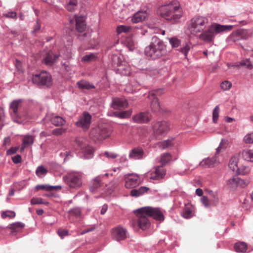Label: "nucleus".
<instances>
[{"label": "nucleus", "instance_id": "obj_1", "mask_svg": "<svg viewBox=\"0 0 253 253\" xmlns=\"http://www.w3.org/2000/svg\"><path fill=\"white\" fill-rule=\"evenodd\" d=\"M144 53L147 57L151 59H160L167 55V47L162 40L153 36L149 44L145 47Z\"/></svg>", "mask_w": 253, "mask_h": 253}, {"label": "nucleus", "instance_id": "obj_2", "mask_svg": "<svg viewBox=\"0 0 253 253\" xmlns=\"http://www.w3.org/2000/svg\"><path fill=\"white\" fill-rule=\"evenodd\" d=\"M232 28V25H222L213 23L210 25L208 30L201 33L199 38L205 42H211L213 41L215 35L230 31Z\"/></svg>", "mask_w": 253, "mask_h": 253}, {"label": "nucleus", "instance_id": "obj_3", "mask_svg": "<svg viewBox=\"0 0 253 253\" xmlns=\"http://www.w3.org/2000/svg\"><path fill=\"white\" fill-rule=\"evenodd\" d=\"M209 23L208 19L204 16H197L191 19L188 29L191 34L196 35L204 31Z\"/></svg>", "mask_w": 253, "mask_h": 253}, {"label": "nucleus", "instance_id": "obj_4", "mask_svg": "<svg viewBox=\"0 0 253 253\" xmlns=\"http://www.w3.org/2000/svg\"><path fill=\"white\" fill-rule=\"evenodd\" d=\"M112 64L116 73L123 76H129L131 74L130 66L123 60L122 57L118 55L112 56Z\"/></svg>", "mask_w": 253, "mask_h": 253}, {"label": "nucleus", "instance_id": "obj_5", "mask_svg": "<svg viewBox=\"0 0 253 253\" xmlns=\"http://www.w3.org/2000/svg\"><path fill=\"white\" fill-rule=\"evenodd\" d=\"M178 9V6L170 3L160 7V14L162 17L167 20L174 22L176 20L179 19L181 16L180 14L177 13Z\"/></svg>", "mask_w": 253, "mask_h": 253}, {"label": "nucleus", "instance_id": "obj_6", "mask_svg": "<svg viewBox=\"0 0 253 253\" xmlns=\"http://www.w3.org/2000/svg\"><path fill=\"white\" fill-rule=\"evenodd\" d=\"M32 81L34 84L38 85L48 87L51 86L52 84L51 76L44 71L33 75Z\"/></svg>", "mask_w": 253, "mask_h": 253}, {"label": "nucleus", "instance_id": "obj_7", "mask_svg": "<svg viewBox=\"0 0 253 253\" xmlns=\"http://www.w3.org/2000/svg\"><path fill=\"white\" fill-rule=\"evenodd\" d=\"M82 175L80 173H69L63 177L66 184L71 188L78 189L82 185Z\"/></svg>", "mask_w": 253, "mask_h": 253}, {"label": "nucleus", "instance_id": "obj_8", "mask_svg": "<svg viewBox=\"0 0 253 253\" xmlns=\"http://www.w3.org/2000/svg\"><path fill=\"white\" fill-rule=\"evenodd\" d=\"M137 210L134 211L136 214L137 217L133 219L132 222L133 226H137L143 230L148 229L150 225V222L148 219V216L143 213L142 211H138Z\"/></svg>", "mask_w": 253, "mask_h": 253}, {"label": "nucleus", "instance_id": "obj_9", "mask_svg": "<svg viewBox=\"0 0 253 253\" xmlns=\"http://www.w3.org/2000/svg\"><path fill=\"white\" fill-rule=\"evenodd\" d=\"M76 28L79 33L78 38L80 40H84L90 37V34L86 31V24L85 19L83 17H76Z\"/></svg>", "mask_w": 253, "mask_h": 253}, {"label": "nucleus", "instance_id": "obj_10", "mask_svg": "<svg viewBox=\"0 0 253 253\" xmlns=\"http://www.w3.org/2000/svg\"><path fill=\"white\" fill-rule=\"evenodd\" d=\"M137 211H142L148 217H152L156 220L162 221L164 220V214L159 208L146 207L139 209Z\"/></svg>", "mask_w": 253, "mask_h": 253}, {"label": "nucleus", "instance_id": "obj_11", "mask_svg": "<svg viewBox=\"0 0 253 253\" xmlns=\"http://www.w3.org/2000/svg\"><path fill=\"white\" fill-rule=\"evenodd\" d=\"M137 211H142L148 217H152L156 220L162 221L164 220V214L159 208L146 207L139 209Z\"/></svg>", "mask_w": 253, "mask_h": 253}, {"label": "nucleus", "instance_id": "obj_12", "mask_svg": "<svg viewBox=\"0 0 253 253\" xmlns=\"http://www.w3.org/2000/svg\"><path fill=\"white\" fill-rule=\"evenodd\" d=\"M163 93L164 90L162 88H158L149 91L148 97L151 100V107L153 111L157 112L160 111V105L157 96H160Z\"/></svg>", "mask_w": 253, "mask_h": 253}, {"label": "nucleus", "instance_id": "obj_13", "mask_svg": "<svg viewBox=\"0 0 253 253\" xmlns=\"http://www.w3.org/2000/svg\"><path fill=\"white\" fill-rule=\"evenodd\" d=\"M152 127L154 134L156 137L167 134L169 130V123L164 121L153 123Z\"/></svg>", "mask_w": 253, "mask_h": 253}, {"label": "nucleus", "instance_id": "obj_14", "mask_svg": "<svg viewBox=\"0 0 253 253\" xmlns=\"http://www.w3.org/2000/svg\"><path fill=\"white\" fill-rule=\"evenodd\" d=\"M91 119L92 117L89 113L84 112L76 122V126L82 128L84 131H86L90 127Z\"/></svg>", "mask_w": 253, "mask_h": 253}, {"label": "nucleus", "instance_id": "obj_15", "mask_svg": "<svg viewBox=\"0 0 253 253\" xmlns=\"http://www.w3.org/2000/svg\"><path fill=\"white\" fill-rule=\"evenodd\" d=\"M224 141V140L223 139H222L221 140L219 146L216 149L215 155L214 156H213L212 158H208L203 160L202 162L200 163L199 165L205 167H212L215 165L218 164L219 162L218 160H217V155H218L220 152L221 149H225V147H222V145L223 144Z\"/></svg>", "mask_w": 253, "mask_h": 253}, {"label": "nucleus", "instance_id": "obj_16", "mask_svg": "<svg viewBox=\"0 0 253 253\" xmlns=\"http://www.w3.org/2000/svg\"><path fill=\"white\" fill-rule=\"evenodd\" d=\"M166 173V170L163 166H157L152 169L147 174L151 179L158 180L163 179Z\"/></svg>", "mask_w": 253, "mask_h": 253}, {"label": "nucleus", "instance_id": "obj_17", "mask_svg": "<svg viewBox=\"0 0 253 253\" xmlns=\"http://www.w3.org/2000/svg\"><path fill=\"white\" fill-rule=\"evenodd\" d=\"M112 237L118 242L124 240L127 237V230L121 226L115 227L112 230Z\"/></svg>", "mask_w": 253, "mask_h": 253}, {"label": "nucleus", "instance_id": "obj_18", "mask_svg": "<svg viewBox=\"0 0 253 253\" xmlns=\"http://www.w3.org/2000/svg\"><path fill=\"white\" fill-rule=\"evenodd\" d=\"M21 99L14 100L10 104V113L11 117L13 118L14 122L20 123L18 120L20 116L18 114V110L21 107Z\"/></svg>", "mask_w": 253, "mask_h": 253}, {"label": "nucleus", "instance_id": "obj_19", "mask_svg": "<svg viewBox=\"0 0 253 253\" xmlns=\"http://www.w3.org/2000/svg\"><path fill=\"white\" fill-rule=\"evenodd\" d=\"M125 186L126 188H133L139 185L140 183V179L137 174H129L125 178Z\"/></svg>", "mask_w": 253, "mask_h": 253}, {"label": "nucleus", "instance_id": "obj_20", "mask_svg": "<svg viewBox=\"0 0 253 253\" xmlns=\"http://www.w3.org/2000/svg\"><path fill=\"white\" fill-rule=\"evenodd\" d=\"M146 156L142 148L136 147L129 151L128 157L130 159L138 160L143 159Z\"/></svg>", "mask_w": 253, "mask_h": 253}, {"label": "nucleus", "instance_id": "obj_21", "mask_svg": "<svg viewBox=\"0 0 253 253\" xmlns=\"http://www.w3.org/2000/svg\"><path fill=\"white\" fill-rule=\"evenodd\" d=\"M110 135V131L106 128L101 129L99 128H94L90 132V135L91 136L96 137L99 140L105 139L109 137Z\"/></svg>", "mask_w": 253, "mask_h": 253}, {"label": "nucleus", "instance_id": "obj_22", "mask_svg": "<svg viewBox=\"0 0 253 253\" xmlns=\"http://www.w3.org/2000/svg\"><path fill=\"white\" fill-rule=\"evenodd\" d=\"M103 186L102 176L99 175L95 177L90 182L89 190L92 193H95L98 192Z\"/></svg>", "mask_w": 253, "mask_h": 253}, {"label": "nucleus", "instance_id": "obj_23", "mask_svg": "<svg viewBox=\"0 0 253 253\" xmlns=\"http://www.w3.org/2000/svg\"><path fill=\"white\" fill-rule=\"evenodd\" d=\"M134 122L138 124L147 123L151 120V116L148 112H140L132 117Z\"/></svg>", "mask_w": 253, "mask_h": 253}, {"label": "nucleus", "instance_id": "obj_24", "mask_svg": "<svg viewBox=\"0 0 253 253\" xmlns=\"http://www.w3.org/2000/svg\"><path fill=\"white\" fill-rule=\"evenodd\" d=\"M246 30L239 29L233 32L229 37L228 40L230 41L236 42L237 41L246 39Z\"/></svg>", "mask_w": 253, "mask_h": 253}, {"label": "nucleus", "instance_id": "obj_25", "mask_svg": "<svg viewBox=\"0 0 253 253\" xmlns=\"http://www.w3.org/2000/svg\"><path fill=\"white\" fill-rule=\"evenodd\" d=\"M128 106V103L125 98H114L112 103V106L114 109H124L127 107Z\"/></svg>", "mask_w": 253, "mask_h": 253}, {"label": "nucleus", "instance_id": "obj_26", "mask_svg": "<svg viewBox=\"0 0 253 253\" xmlns=\"http://www.w3.org/2000/svg\"><path fill=\"white\" fill-rule=\"evenodd\" d=\"M148 16V13L146 10H139L133 15L131 21L135 23L141 22L145 20Z\"/></svg>", "mask_w": 253, "mask_h": 253}, {"label": "nucleus", "instance_id": "obj_27", "mask_svg": "<svg viewBox=\"0 0 253 253\" xmlns=\"http://www.w3.org/2000/svg\"><path fill=\"white\" fill-rule=\"evenodd\" d=\"M59 58L58 55H53L52 52L47 53L42 59V63L48 66H51Z\"/></svg>", "mask_w": 253, "mask_h": 253}, {"label": "nucleus", "instance_id": "obj_28", "mask_svg": "<svg viewBox=\"0 0 253 253\" xmlns=\"http://www.w3.org/2000/svg\"><path fill=\"white\" fill-rule=\"evenodd\" d=\"M181 215L186 219L193 217L194 215V210L193 206L191 204L185 205Z\"/></svg>", "mask_w": 253, "mask_h": 253}, {"label": "nucleus", "instance_id": "obj_29", "mask_svg": "<svg viewBox=\"0 0 253 253\" xmlns=\"http://www.w3.org/2000/svg\"><path fill=\"white\" fill-rule=\"evenodd\" d=\"M234 251L237 253H245L248 249V245L245 242L239 241L234 245Z\"/></svg>", "mask_w": 253, "mask_h": 253}, {"label": "nucleus", "instance_id": "obj_30", "mask_svg": "<svg viewBox=\"0 0 253 253\" xmlns=\"http://www.w3.org/2000/svg\"><path fill=\"white\" fill-rule=\"evenodd\" d=\"M149 188L146 186H141L138 189H134L130 191V195L132 197H139L146 193Z\"/></svg>", "mask_w": 253, "mask_h": 253}, {"label": "nucleus", "instance_id": "obj_31", "mask_svg": "<svg viewBox=\"0 0 253 253\" xmlns=\"http://www.w3.org/2000/svg\"><path fill=\"white\" fill-rule=\"evenodd\" d=\"M77 85L80 89H90L95 87L92 84L84 80L78 82Z\"/></svg>", "mask_w": 253, "mask_h": 253}, {"label": "nucleus", "instance_id": "obj_32", "mask_svg": "<svg viewBox=\"0 0 253 253\" xmlns=\"http://www.w3.org/2000/svg\"><path fill=\"white\" fill-rule=\"evenodd\" d=\"M61 186L59 185L57 186H51L48 184L45 185H37L35 187L36 190H45L47 191H51L54 190L61 189Z\"/></svg>", "mask_w": 253, "mask_h": 253}, {"label": "nucleus", "instance_id": "obj_33", "mask_svg": "<svg viewBox=\"0 0 253 253\" xmlns=\"http://www.w3.org/2000/svg\"><path fill=\"white\" fill-rule=\"evenodd\" d=\"M132 112L131 110L123 111L120 112H115L113 113V115L120 119H127L130 117Z\"/></svg>", "mask_w": 253, "mask_h": 253}, {"label": "nucleus", "instance_id": "obj_34", "mask_svg": "<svg viewBox=\"0 0 253 253\" xmlns=\"http://www.w3.org/2000/svg\"><path fill=\"white\" fill-rule=\"evenodd\" d=\"M25 224L21 222H16L11 223L8 225L10 228L14 232H18L21 231L24 227Z\"/></svg>", "mask_w": 253, "mask_h": 253}, {"label": "nucleus", "instance_id": "obj_35", "mask_svg": "<svg viewBox=\"0 0 253 253\" xmlns=\"http://www.w3.org/2000/svg\"><path fill=\"white\" fill-rule=\"evenodd\" d=\"M172 160V156L169 153H164L161 155L160 159L159 162L162 165L161 166H164L168 164Z\"/></svg>", "mask_w": 253, "mask_h": 253}, {"label": "nucleus", "instance_id": "obj_36", "mask_svg": "<svg viewBox=\"0 0 253 253\" xmlns=\"http://www.w3.org/2000/svg\"><path fill=\"white\" fill-rule=\"evenodd\" d=\"M83 149V152L84 154V157L85 159H90L93 157L94 149L90 146H85Z\"/></svg>", "mask_w": 253, "mask_h": 253}, {"label": "nucleus", "instance_id": "obj_37", "mask_svg": "<svg viewBox=\"0 0 253 253\" xmlns=\"http://www.w3.org/2000/svg\"><path fill=\"white\" fill-rule=\"evenodd\" d=\"M174 144V143L173 139H170L159 142L158 145L160 148L162 149H165L172 147Z\"/></svg>", "mask_w": 253, "mask_h": 253}, {"label": "nucleus", "instance_id": "obj_38", "mask_svg": "<svg viewBox=\"0 0 253 253\" xmlns=\"http://www.w3.org/2000/svg\"><path fill=\"white\" fill-rule=\"evenodd\" d=\"M51 122L53 125L55 126H62L66 122L65 120L61 117L55 116L52 117Z\"/></svg>", "mask_w": 253, "mask_h": 253}, {"label": "nucleus", "instance_id": "obj_39", "mask_svg": "<svg viewBox=\"0 0 253 253\" xmlns=\"http://www.w3.org/2000/svg\"><path fill=\"white\" fill-rule=\"evenodd\" d=\"M34 141V137L30 135H25L22 144V149L24 150L26 145H32Z\"/></svg>", "mask_w": 253, "mask_h": 253}, {"label": "nucleus", "instance_id": "obj_40", "mask_svg": "<svg viewBox=\"0 0 253 253\" xmlns=\"http://www.w3.org/2000/svg\"><path fill=\"white\" fill-rule=\"evenodd\" d=\"M47 172L48 170L42 166H39L36 170L37 175L40 178L43 177L47 174Z\"/></svg>", "mask_w": 253, "mask_h": 253}, {"label": "nucleus", "instance_id": "obj_41", "mask_svg": "<svg viewBox=\"0 0 253 253\" xmlns=\"http://www.w3.org/2000/svg\"><path fill=\"white\" fill-rule=\"evenodd\" d=\"M132 30V28L130 26L126 25H120L117 28V32L118 34H121L122 33H128L131 32Z\"/></svg>", "mask_w": 253, "mask_h": 253}, {"label": "nucleus", "instance_id": "obj_42", "mask_svg": "<svg viewBox=\"0 0 253 253\" xmlns=\"http://www.w3.org/2000/svg\"><path fill=\"white\" fill-rule=\"evenodd\" d=\"M238 160L236 157H232L229 162V167L233 171L237 170L238 168L237 166Z\"/></svg>", "mask_w": 253, "mask_h": 253}, {"label": "nucleus", "instance_id": "obj_43", "mask_svg": "<svg viewBox=\"0 0 253 253\" xmlns=\"http://www.w3.org/2000/svg\"><path fill=\"white\" fill-rule=\"evenodd\" d=\"M242 155L245 160L253 162V150H249L244 151Z\"/></svg>", "mask_w": 253, "mask_h": 253}, {"label": "nucleus", "instance_id": "obj_44", "mask_svg": "<svg viewBox=\"0 0 253 253\" xmlns=\"http://www.w3.org/2000/svg\"><path fill=\"white\" fill-rule=\"evenodd\" d=\"M69 212L71 215L75 216L77 218L81 217L82 215V211L80 208H75L71 209Z\"/></svg>", "mask_w": 253, "mask_h": 253}, {"label": "nucleus", "instance_id": "obj_45", "mask_svg": "<svg viewBox=\"0 0 253 253\" xmlns=\"http://www.w3.org/2000/svg\"><path fill=\"white\" fill-rule=\"evenodd\" d=\"M168 39L173 48L177 47L180 45L181 41L175 37L168 38Z\"/></svg>", "mask_w": 253, "mask_h": 253}, {"label": "nucleus", "instance_id": "obj_46", "mask_svg": "<svg viewBox=\"0 0 253 253\" xmlns=\"http://www.w3.org/2000/svg\"><path fill=\"white\" fill-rule=\"evenodd\" d=\"M31 203L32 205L44 204L45 205H48L49 204V202L44 201L43 199L37 198H33L31 200Z\"/></svg>", "mask_w": 253, "mask_h": 253}, {"label": "nucleus", "instance_id": "obj_47", "mask_svg": "<svg viewBox=\"0 0 253 253\" xmlns=\"http://www.w3.org/2000/svg\"><path fill=\"white\" fill-rule=\"evenodd\" d=\"M219 113V108L218 106H216L212 111V121L214 123H216L218 121Z\"/></svg>", "mask_w": 253, "mask_h": 253}, {"label": "nucleus", "instance_id": "obj_48", "mask_svg": "<svg viewBox=\"0 0 253 253\" xmlns=\"http://www.w3.org/2000/svg\"><path fill=\"white\" fill-rule=\"evenodd\" d=\"M1 216L2 218H6L7 217L13 218L15 216V213L13 211H6L1 213Z\"/></svg>", "mask_w": 253, "mask_h": 253}, {"label": "nucleus", "instance_id": "obj_49", "mask_svg": "<svg viewBox=\"0 0 253 253\" xmlns=\"http://www.w3.org/2000/svg\"><path fill=\"white\" fill-rule=\"evenodd\" d=\"M243 141L247 144L253 143V132L246 134L243 138Z\"/></svg>", "mask_w": 253, "mask_h": 253}, {"label": "nucleus", "instance_id": "obj_50", "mask_svg": "<svg viewBox=\"0 0 253 253\" xmlns=\"http://www.w3.org/2000/svg\"><path fill=\"white\" fill-rule=\"evenodd\" d=\"M96 58V55L94 53H91L83 56L82 58V61L84 62H89L90 61L94 60Z\"/></svg>", "mask_w": 253, "mask_h": 253}, {"label": "nucleus", "instance_id": "obj_51", "mask_svg": "<svg viewBox=\"0 0 253 253\" xmlns=\"http://www.w3.org/2000/svg\"><path fill=\"white\" fill-rule=\"evenodd\" d=\"M191 48V44L187 43L183 47H181L180 51L182 53L185 58H187V54Z\"/></svg>", "mask_w": 253, "mask_h": 253}, {"label": "nucleus", "instance_id": "obj_52", "mask_svg": "<svg viewBox=\"0 0 253 253\" xmlns=\"http://www.w3.org/2000/svg\"><path fill=\"white\" fill-rule=\"evenodd\" d=\"M231 86L232 84L231 83V82L227 81H224L222 82V83L220 84L221 88L224 90L229 89L231 87Z\"/></svg>", "mask_w": 253, "mask_h": 253}, {"label": "nucleus", "instance_id": "obj_53", "mask_svg": "<svg viewBox=\"0 0 253 253\" xmlns=\"http://www.w3.org/2000/svg\"><path fill=\"white\" fill-rule=\"evenodd\" d=\"M240 65L242 66H246L248 69H252L253 68V65L250 61V58L242 60L240 63Z\"/></svg>", "mask_w": 253, "mask_h": 253}, {"label": "nucleus", "instance_id": "obj_54", "mask_svg": "<svg viewBox=\"0 0 253 253\" xmlns=\"http://www.w3.org/2000/svg\"><path fill=\"white\" fill-rule=\"evenodd\" d=\"M3 16L15 19L17 18V13L15 11H8L3 14Z\"/></svg>", "mask_w": 253, "mask_h": 253}, {"label": "nucleus", "instance_id": "obj_55", "mask_svg": "<svg viewBox=\"0 0 253 253\" xmlns=\"http://www.w3.org/2000/svg\"><path fill=\"white\" fill-rule=\"evenodd\" d=\"M237 180H238V186H241L242 187H245L249 184L248 180L241 179L239 177H238V179H237Z\"/></svg>", "mask_w": 253, "mask_h": 253}, {"label": "nucleus", "instance_id": "obj_56", "mask_svg": "<svg viewBox=\"0 0 253 253\" xmlns=\"http://www.w3.org/2000/svg\"><path fill=\"white\" fill-rule=\"evenodd\" d=\"M238 177H234L232 178H230L227 180V184L229 185H234L238 186Z\"/></svg>", "mask_w": 253, "mask_h": 253}, {"label": "nucleus", "instance_id": "obj_57", "mask_svg": "<svg viewBox=\"0 0 253 253\" xmlns=\"http://www.w3.org/2000/svg\"><path fill=\"white\" fill-rule=\"evenodd\" d=\"M57 234L63 239L65 236L68 235L69 232L67 230H58L57 231Z\"/></svg>", "mask_w": 253, "mask_h": 253}, {"label": "nucleus", "instance_id": "obj_58", "mask_svg": "<svg viewBox=\"0 0 253 253\" xmlns=\"http://www.w3.org/2000/svg\"><path fill=\"white\" fill-rule=\"evenodd\" d=\"M104 156L108 159H114L118 157V155L114 153L106 151L104 152Z\"/></svg>", "mask_w": 253, "mask_h": 253}, {"label": "nucleus", "instance_id": "obj_59", "mask_svg": "<svg viewBox=\"0 0 253 253\" xmlns=\"http://www.w3.org/2000/svg\"><path fill=\"white\" fill-rule=\"evenodd\" d=\"M85 141V139L84 138H78L76 139V144L82 149L85 146L83 145Z\"/></svg>", "mask_w": 253, "mask_h": 253}, {"label": "nucleus", "instance_id": "obj_60", "mask_svg": "<svg viewBox=\"0 0 253 253\" xmlns=\"http://www.w3.org/2000/svg\"><path fill=\"white\" fill-rule=\"evenodd\" d=\"M201 201L203 205L206 207H208L210 205L209 199L207 197L203 196L201 198Z\"/></svg>", "mask_w": 253, "mask_h": 253}, {"label": "nucleus", "instance_id": "obj_61", "mask_svg": "<svg viewBox=\"0 0 253 253\" xmlns=\"http://www.w3.org/2000/svg\"><path fill=\"white\" fill-rule=\"evenodd\" d=\"M64 131L65 130L62 128H58L53 129L52 133L54 135H61Z\"/></svg>", "mask_w": 253, "mask_h": 253}, {"label": "nucleus", "instance_id": "obj_62", "mask_svg": "<svg viewBox=\"0 0 253 253\" xmlns=\"http://www.w3.org/2000/svg\"><path fill=\"white\" fill-rule=\"evenodd\" d=\"M41 29V24L39 20L37 19L35 25L34 26V29L32 31L33 34H35Z\"/></svg>", "mask_w": 253, "mask_h": 253}, {"label": "nucleus", "instance_id": "obj_63", "mask_svg": "<svg viewBox=\"0 0 253 253\" xmlns=\"http://www.w3.org/2000/svg\"><path fill=\"white\" fill-rule=\"evenodd\" d=\"M5 115L4 114L3 111L1 109L0 111V129H1L4 126V118Z\"/></svg>", "mask_w": 253, "mask_h": 253}, {"label": "nucleus", "instance_id": "obj_64", "mask_svg": "<svg viewBox=\"0 0 253 253\" xmlns=\"http://www.w3.org/2000/svg\"><path fill=\"white\" fill-rule=\"evenodd\" d=\"M12 161L15 164H18L21 162L22 158L20 155H16L12 158Z\"/></svg>", "mask_w": 253, "mask_h": 253}]
</instances>
